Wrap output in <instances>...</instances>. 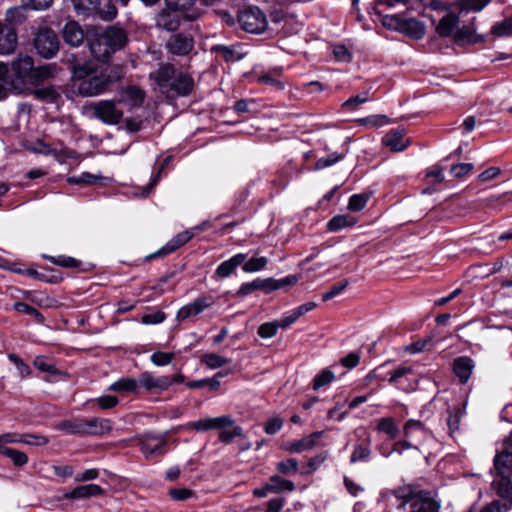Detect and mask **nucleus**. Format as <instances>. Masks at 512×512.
<instances>
[{
    "instance_id": "nucleus-1",
    "label": "nucleus",
    "mask_w": 512,
    "mask_h": 512,
    "mask_svg": "<svg viewBox=\"0 0 512 512\" xmlns=\"http://www.w3.org/2000/svg\"><path fill=\"white\" fill-rule=\"evenodd\" d=\"M92 62L73 67V75L78 81L77 90L82 96H95L105 92L109 86L122 78L120 66H107L96 73Z\"/></svg>"
},
{
    "instance_id": "nucleus-2",
    "label": "nucleus",
    "mask_w": 512,
    "mask_h": 512,
    "mask_svg": "<svg viewBox=\"0 0 512 512\" xmlns=\"http://www.w3.org/2000/svg\"><path fill=\"white\" fill-rule=\"evenodd\" d=\"M400 500L398 509L407 512H438L439 504L428 492L418 490L412 485L399 486L391 491Z\"/></svg>"
},
{
    "instance_id": "nucleus-3",
    "label": "nucleus",
    "mask_w": 512,
    "mask_h": 512,
    "mask_svg": "<svg viewBox=\"0 0 512 512\" xmlns=\"http://www.w3.org/2000/svg\"><path fill=\"white\" fill-rule=\"evenodd\" d=\"M126 41L125 32L111 26L100 33H95L89 39V48L95 59L106 62L113 53L125 45Z\"/></svg>"
},
{
    "instance_id": "nucleus-4",
    "label": "nucleus",
    "mask_w": 512,
    "mask_h": 512,
    "mask_svg": "<svg viewBox=\"0 0 512 512\" xmlns=\"http://www.w3.org/2000/svg\"><path fill=\"white\" fill-rule=\"evenodd\" d=\"M57 428L68 434L101 436L112 430V422L109 419L89 418L65 420L57 425Z\"/></svg>"
},
{
    "instance_id": "nucleus-5",
    "label": "nucleus",
    "mask_w": 512,
    "mask_h": 512,
    "mask_svg": "<svg viewBox=\"0 0 512 512\" xmlns=\"http://www.w3.org/2000/svg\"><path fill=\"white\" fill-rule=\"evenodd\" d=\"M298 280V277L295 275H289L283 279L278 280L273 278L255 279L252 282L242 284L236 295L239 297H244L256 290H261L264 293H270L274 290H278L286 286H293L298 282Z\"/></svg>"
},
{
    "instance_id": "nucleus-6",
    "label": "nucleus",
    "mask_w": 512,
    "mask_h": 512,
    "mask_svg": "<svg viewBox=\"0 0 512 512\" xmlns=\"http://www.w3.org/2000/svg\"><path fill=\"white\" fill-rule=\"evenodd\" d=\"M383 23L414 39H421L425 35V25L415 18L405 19L399 15H393L386 17Z\"/></svg>"
},
{
    "instance_id": "nucleus-7",
    "label": "nucleus",
    "mask_w": 512,
    "mask_h": 512,
    "mask_svg": "<svg viewBox=\"0 0 512 512\" xmlns=\"http://www.w3.org/2000/svg\"><path fill=\"white\" fill-rule=\"evenodd\" d=\"M34 46L39 55L52 58L59 50V39L51 28H41L34 38Z\"/></svg>"
},
{
    "instance_id": "nucleus-8",
    "label": "nucleus",
    "mask_w": 512,
    "mask_h": 512,
    "mask_svg": "<svg viewBox=\"0 0 512 512\" xmlns=\"http://www.w3.org/2000/svg\"><path fill=\"white\" fill-rule=\"evenodd\" d=\"M241 27L249 32L259 34L266 30L267 20L262 11L257 7L243 9L238 16Z\"/></svg>"
},
{
    "instance_id": "nucleus-9",
    "label": "nucleus",
    "mask_w": 512,
    "mask_h": 512,
    "mask_svg": "<svg viewBox=\"0 0 512 512\" xmlns=\"http://www.w3.org/2000/svg\"><path fill=\"white\" fill-rule=\"evenodd\" d=\"M93 115L105 124H118L123 118V112L117 108L113 100H101L90 106Z\"/></svg>"
},
{
    "instance_id": "nucleus-10",
    "label": "nucleus",
    "mask_w": 512,
    "mask_h": 512,
    "mask_svg": "<svg viewBox=\"0 0 512 512\" xmlns=\"http://www.w3.org/2000/svg\"><path fill=\"white\" fill-rule=\"evenodd\" d=\"M140 450L147 459L163 455L164 447L167 444L165 435L146 433L138 437Z\"/></svg>"
},
{
    "instance_id": "nucleus-11",
    "label": "nucleus",
    "mask_w": 512,
    "mask_h": 512,
    "mask_svg": "<svg viewBox=\"0 0 512 512\" xmlns=\"http://www.w3.org/2000/svg\"><path fill=\"white\" fill-rule=\"evenodd\" d=\"M193 47V37L182 33L172 35L166 43L168 51L178 56L188 55L192 51Z\"/></svg>"
},
{
    "instance_id": "nucleus-12",
    "label": "nucleus",
    "mask_w": 512,
    "mask_h": 512,
    "mask_svg": "<svg viewBox=\"0 0 512 512\" xmlns=\"http://www.w3.org/2000/svg\"><path fill=\"white\" fill-rule=\"evenodd\" d=\"M138 384L150 393H157L168 389L172 381L168 376L156 377L150 372H144L140 375Z\"/></svg>"
},
{
    "instance_id": "nucleus-13",
    "label": "nucleus",
    "mask_w": 512,
    "mask_h": 512,
    "mask_svg": "<svg viewBox=\"0 0 512 512\" xmlns=\"http://www.w3.org/2000/svg\"><path fill=\"white\" fill-rule=\"evenodd\" d=\"M233 424L234 420L230 416L224 415L220 417L205 418L191 422L189 424V428L196 431H209L228 428Z\"/></svg>"
},
{
    "instance_id": "nucleus-14",
    "label": "nucleus",
    "mask_w": 512,
    "mask_h": 512,
    "mask_svg": "<svg viewBox=\"0 0 512 512\" xmlns=\"http://www.w3.org/2000/svg\"><path fill=\"white\" fill-rule=\"evenodd\" d=\"M213 304V300L210 297H199L192 303L187 304L179 309L177 312V320L183 321L187 318L196 316L203 312L206 308Z\"/></svg>"
},
{
    "instance_id": "nucleus-15",
    "label": "nucleus",
    "mask_w": 512,
    "mask_h": 512,
    "mask_svg": "<svg viewBox=\"0 0 512 512\" xmlns=\"http://www.w3.org/2000/svg\"><path fill=\"white\" fill-rule=\"evenodd\" d=\"M145 99V91L135 85L123 88L120 92L119 102L128 105L131 109L140 107Z\"/></svg>"
},
{
    "instance_id": "nucleus-16",
    "label": "nucleus",
    "mask_w": 512,
    "mask_h": 512,
    "mask_svg": "<svg viewBox=\"0 0 512 512\" xmlns=\"http://www.w3.org/2000/svg\"><path fill=\"white\" fill-rule=\"evenodd\" d=\"M16 46L17 33L14 27L0 23V54H11L14 52Z\"/></svg>"
},
{
    "instance_id": "nucleus-17",
    "label": "nucleus",
    "mask_w": 512,
    "mask_h": 512,
    "mask_svg": "<svg viewBox=\"0 0 512 512\" xmlns=\"http://www.w3.org/2000/svg\"><path fill=\"white\" fill-rule=\"evenodd\" d=\"M62 35L65 43L73 47L80 46L85 38L81 26L76 21L67 22L63 28Z\"/></svg>"
},
{
    "instance_id": "nucleus-18",
    "label": "nucleus",
    "mask_w": 512,
    "mask_h": 512,
    "mask_svg": "<svg viewBox=\"0 0 512 512\" xmlns=\"http://www.w3.org/2000/svg\"><path fill=\"white\" fill-rule=\"evenodd\" d=\"M474 362L467 356H461L453 361V371L459 378L460 383H466L473 371Z\"/></svg>"
},
{
    "instance_id": "nucleus-19",
    "label": "nucleus",
    "mask_w": 512,
    "mask_h": 512,
    "mask_svg": "<svg viewBox=\"0 0 512 512\" xmlns=\"http://www.w3.org/2000/svg\"><path fill=\"white\" fill-rule=\"evenodd\" d=\"M103 494L104 489L101 486L97 484H87L72 489L70 492L65 493L64 497L66 499H83Z\"/></svg>"
},
{
    "instance_id": "nucleus-20",
    "label": "nucleus",
    "mask_w": 512,
    "mask_h": 512,
    "mask_svg": "<svg viewBox=\"0 0 512 512\" xmlns=\"http://www.w3.org/2000/svg\"><path fill=\"white\" fill-rule=\"evenodd\" d=\"M194 87L193 78L187 73H179L173 79L171 84V89L178 96H187L189 95Z\"/></svg>"
},
{
    "instance_id": "nucleus-21",
    "label": "nucleus",
    "mask_w": 512,
    "mask_h": 512,
    "mask_svg": "<svg viewBox=\"0 0 512 512\" xmlns=\"http://www.w3.org/2000/svg\"><path fill=\"white\" fill-rule=\"evenodd\" d=\"M323 434V431L313 432L300 440L292 442L289 446V450L295 453H301L303 451L310 450L318 445L319 440L322 438Z\"/></svg>"
},
{
    "instance_id": "nucleus-22",
    "label": "nucleus",
    "mask_w": 512,
    "mask_h": 512,
    "mask_svg": "<svg viewBox=\"0 0 512 512\" xmlns=\"http://www.w3.org/2000/svg\"><path fill=\"white\" fill-rule=\"evenodd\" d=\"M382 143L391 151L400 152L408 146L409 141L401 131L392 130L383 137Z\"/></svg>"
},
{
    "instance_id": "nucleus-23",
    "label": "nucleus",
    "mask_w": 512,
    "mask_h": 512,
    "mask_svg": "<svg viewBox=\"0 0 512 512\" xmlns=\"http://www.w3.org/2000/svg\"><path fill=\"white\" fill-rule=\"evenodd\" d=\"M177 12L178 11L171 9L163 10L156 18L157 27L163 28L167 31H175L180 25V19Z\"/></svg>"
},
{
    "instance_id": "nucleus-24",
    "label": "nucleus",
    "mask_w": 512,
    "mask_h": 512,
    "mask_svg": "<svg viewBox=\"0 0 512 512\" xmlns=\"http://www.w3.org/2000/svg\"><path fill=\"white\" fill-rule=\"evenodd\" d=\"M494 467L499 476H510L512 474V452L502 448L494 459Z\"/></svg>"
},
{
    "instance_id": "nucleus-25",
    "label": "nucleus",
    "mask_w": 512,
    "mask_h": 512,
    "mask_svg": "<svg viewBox=\"0 0 512 512\" xmlns=\"http://www.w3.org/2000/svg\"><path fill=\"white\" fill-rule=\"evenodd\" d=\"M193 234L190 231H184L175 236L170 242H168L161 250L149 256V258L156 257L158 255H166L174 252L179 247L187 243Z\"/></svg>"
},
{
    "instance_id": "nucleus-26",
    "label": "nucleus",
    "mask_w": 512,
    "mask_h": 512,
    "mask_svg": "<svg viewBox=\"0 0 512 512\" xmlns=\"http://www.w3.org/2000/svg\"><path fill=\"white\" fill-rule=\"evenodd\" d=\"M458 23H459L458 16H456L455 14H451V13L447 14L440 20L439 24L436 27V32L441 37H450V36L454 37V33L457 30L456 28L458 26Z\"/></svg>"
},
{
    "instance_id": "nucleus-27",
    "label": "nucleus",
    "mask_w": 512,
    "mask_h": 512,
    "mask_svg": "<svg viewBox=\"0 0 512 512\" xmlns=\"http://www.w3.org/2000/svg\"><path fill=\"white\" fill-rule=\"evenodd\" d=\"M150 76L154 78L160 89L164 90L168 87L169 82L175 78L174 66L170 64L161 65L159 69Z\"/></svg>"
},
{
    "instance_id": "nucleus-28",
    "label": "nucleus",
    "mask_w": 512,
    "mask_h": 512,
    "mask_svg": "<svg viewBox=\"0 0 512 512\" xmlns=\"http://www.w3.org/2000/svg\"><path fill=\"white\" fill-rule=\"evenodd\" d=\"M246 257L247 255L242 253L234 255L232 258L222 262L218 266L216 269V274L222 278L228 277L239 265L244 263Z\"/></svg>"
},
{
    "instance_id": "nucleus-29",
    "label": "nucleus",
    "mask_w": 512,
    "mask_h": 512,
    "mask_svg": "<svg viewBox=\"0 0 512 512\" xmlns=\"http://www.w3.org/2000/svg\"><path fill=\"white\" fill-rule=\"evenodd\" d=\"M28 9L27 5L16 6L9 8L5 13V23L3 25H7L9 27H13L15 25L22 24L26 20V10Z\"/></svg>"
},
{
    "instance_id": "nucleus-30",
    "label": "nucleus",
    "mask_w": 512,
    "mask_h": 512,
    "mask_svg": "<svg viewBox=\"0 0 512 512\" xmlns=\"http://www.w3.org/2000/svg\"><path fill=\"white\" fill-rule=\"evenodd\" d=\"M211 51L220 54L226 62H235L245 56V53L240 51L239 46L215 45L211 48Z\"/></svg>"
},
{
    "instance_id": "nucleus-31",
    "label": "nucleus",
    "mask_w": 512,
    "mask_h": 512,
    "mask_svg": "<svg viewBox=\"0 0 512 512\" xmlns=\"http://www.w3.org/2000/svg\"><path fill=\"white\" fill-rule=\"evenodd\" d=\"M33 59L27 55H19L12 62V70L18 78H24L33 70Z\"/></svg>"
},
{
    "instance_id": "nucleus-32",
    "label": "nucleus",
    "mask_w": 512,
    "mask_h": 512,
    "mask_svg": "<svg viewBox=\"0 0 512 512\" xmlns=\"http://www.w3.org/2000/svg\"><path fill=\"white\" fill-rule=\"evenodd\" d=\"M404 434L408 438L418 436L420 440H424L429 436L430 432L422 422L410 419L404 426Z\"/></svg>"
},
{
    "instance_id": "nucleus-33",
    "label": "nucleus",
    "mask_w": 512,
    "mask_h": 512,
    "mask_svg": "<svg viewBox=\"0 0 512 512\" xmlns=\"http://www.w3.org/2000/svg\"><path fill=\"white\" fill-rule=\"evenodd\" d=\"M72 3L78 15L90 16L98 11L100 0H72Z\"/></svg>"
},
{
    "instance_id": "nucleus-34",
    "label": "nucleus",
    "mask_w": 512,
    "mask_h": 512,
    "mask_svg": "<svg viewBox=\"0 0 512 512\" xmlns=\"http://www.w3.org/2000/svg\"><path fill=\"white\" fill-rule=\"evenodd\" d=\"M138 380L133 378H121L110 385L109 390L113 392L135 393L138 388Z\"/></svg>"
},
{
    "instance_id": "nucleus-35",
    "label": "nucleus",
    "mask_w": 512,
    "mask_h": 512,
    "mask_svg": "<svg viewBox=\"0 0 512 512\" xmlns=\"http://www.w3.org/2000/svg\"><path fill=\"white\" fill-rule=\"evenodd\" d=\"M266 489L270 492H279L282 490L293 491L295 489V485L293 482L275 475L272 476L269 483L266 484Z\"/></svg>"
},
{
    "instance_id": "nucleus-36",
    "label": "nucleus",
    "mask_w": 512,
    "mask_h": 512,
    "mask_svg": "<svg viewBox=\"0 0 512 512\" xmlns=\"http://www.w3.org/2000/svg\"><path fill=\"white\" fill-rule=\"evenodd\" d=\"M510 476H500L498 481H494L497 494L512 503V483L509 480Z\"/></svg>"
},
{
    "instance_id": "nucleus-37",
    "label": "nucleus",
    "mask_w": 512,
    "mask_h": 512,
    "mask_svg": "<svg viewBox=\"0 0 512 512\" xmlns=\"http://www.w3.org/2000/svg\"><path fill=\"white\" fill-rule=\"evenodd\" d=\"M475 36V28L473 25H465L456 30L454 33V40L457 43H472L476 42L474 39Z\"/></svg>"
},
{
    "instance_id": "nucleus-38",
    "label": "nucleus",
    "mask_w": 512,
    "mask_h": 512,
    "mask_svg": "<svg viewBox=\"0 0 512 512\" xmlns=\"http://www.w3.org/2000/svg\"><path fill=\"white\" fill-rule=\"evenodd\" d=\"M355 223L356 221L353 217L348 215H338L328 222V229L330 231H337L342 228L353 226Z\"/></svg>"
},
{
    "instance_id": "nucleus-39",
    "label": "nucleus",
    "mask_w": 512,
    "mask_h": 512,
    "mask_svg": "<svg viewBox=\"0 0 512 512\" xmlns=\"http://www.w3.org/2000/svg\"><path fill=\"white\" fill-rule=\"evenodd\" d=\"M491 0H459L458 7L460 12H479L481 11Z\"/></svg>"
},
{
    "instance_id": "nucleus-40",
    "label": "nucleus",
    "mask_w": 512,
    "mask_h": 512,
    "mask_svg": "<svg viewBox=\"0 0 512 512\" xmlns=\"http://www.w3.org/2000/svg\"><path fill=\"white\" fill-rule=\"evenodd\" d=\"M379 432L387 434L391 439H395L398 435V427L392 418H382L377 426Z\"/></svg>"
},
{
    "instance_id": "nucleus-41",
    "label": "nucleus",
    "mask_w": 512,
    "mask_h": 512,
    "mask_svg": "<svg viewBox=\"0 0 512 512\" xmlns=\"http://www.w3.org/2000/svg\"><path fill=\"white\" fill-rule=\"evenodd\" d=\"M491 33L496 37H505L512 35V17L493 25Z\"/></svg>"
},
{
    "instance_id": "nucleus-42",
    "label": "nucleus",
    "mask_w": 512,
    "mask_h": 512,
    "mask_svg": "<svg viewBox=\"0 0 512 512\" xmlns=\"http://www.w3.org/2000/svg\"><path fill=\"white\" fill-rule=\"evenodd\" d=\"M0 454L8 457L9 459H11L13 464L15 466H17V467H22V466L26 465L27 462H28V457H27V455L24 452L16 450V449H13V448L12 449H5Z\"/></svg>"
},
{
    "instance_id": "nucleus-43",
    "label": "nucleus",
    "mask_w": 512,
    "mask_h": 512,
    "mask_svg": "<svg viewBox=\"0 0 512 512\" xmlns=\"http://www.w3.org/2000/svg\"><path fill=\"white\" fill-rule=\"evenodd\" d=\"M334 379V373L329 369H324L315 376L312 387L314 390H318L321 387L330 384Z\"/></svg>"
},
{
    "instance_id": "nucleus-44",
    "label": "nucleus",
    "mask_w": 512,
    "mask_h": 512,
    "mask_svg": "<svg viewBox=\"0 0 512 512\" xmlns=\"http://www.w3.org/2000/svg\"><path fill=\"white\" fill-rule=\"evenodd\" d=\"M268 263V259L266 257H253L248 261H244L242 269L245 272L251 273L260 271L265 268Z\"/></svg>"
},
{
    "instance_id": "nucleus-45",
    "label": "nucleus",
    "mask_w": 512,
    "mask_h": 512,
    "mask_svg": "<svg viewBox=\"0 0 512 512\" xmlns=\"http://www.w3.org/2000/svg\"><path fill=\"white\" fill-rule=\"evenodd\" d=\"M33 364L38 370L42 372H47L54 375L59 373L54 363L44 356L36 357L33 361Z\"/></svg>"
},
{
    "instance_id": "nucleus-46",
    "label": "nucleus",
    "mask_w": 512,
    "mask_h": 512,
    "mask_svg": "<svg viewBox=\"0 0 512 512\" xmlns=\"http://www.w3.org/2000/svg\"><path fill=\"white\" fill-rule=\"evenodd\" d=\"M202 361L210 368H220L230 362L229 359L215 353L205 354Z\"/></svg>"
},
{
    "instance_id": "nucleus-47",
    "label": "nucleus",
    "mask_w": 512,
    "mask_h": 512,
    "mask_svg": "<svg viewBox=\"0 0 512 512\" xmlns=\"http://www.w3.org/2000/svg\"><path fill=\"white\" fill-rule=\"evenodd\" d=\"M232 428L228 430L227 428L219 429V440L223 443H230L235 437H240L242 435V428L240 426H231Z\"/></svg>"
},
{
    "instance_id": "nucleus-48",
    "label": "nucleus",
    "mask_w": 512,
    "mask_h": 512,
    "mask_svg": "<svg viewBox=\"0 0 512 512\" xmlns=\"http://www.w3.org/2000/svg\"><path fill=\"white\" fill-rule=\"evenodd\" d=\"M13 308L18 312L33 316L40 323L44 321L43 315L37 309L24 302L14 303Z\"/></svg>"
},
{
    "instance_id": "nucleus-49",
    "label": "nucleus",
    "mask_w": 512,
    "mask_h": 512,
    "mask_svg": "<svg viewBox=\"0 0 512 512\" xmlns=\"http://www.w3.org/2000/svg\"><path fill=\"white\" fill-rule=\"evenodd\" d=\"M45 258H47L51 263L58 265V266H62V267L73 268V267H78L80 264L77 259H75L73 257H69V256H58V257L45 256Z\"/></svg>"
},
{
    "instance_id": "nucleus-50",
    "label": "nucleus",
    "mask_w": 512,
    "mask_h": 512,
    "mask_svg": "<svg viewBox=\"0 0 512 512\" xmlns=\"http://www.w3.org/2000/svg\"><path fill=\"white\" fill-rule=\"evenodd\" d=\"M368 201V196L365 194H354L350 197L348 209L354 212L362 210Z\"/></svg>"
},
{
    "instance_id": "nucleus-51",
    "label": "nucleus",
    "mask_w": 512,
    "mask_h": 512,
    "mask_svg": "<svg viewBox=\"0 0 512 512\" xmlns=\"http://www.w3.org/2000/svg\"><path fill=\"white\" fill-rule=\"evenodd\" d=\"M278 324L276 321L263 323L258 327V335L261 338H272L276 335L278 330Z\"/></svg>"
},
{
    "instance_id": "nucleus-52",
    "label": "nucleus",
    "mask_w": 512,
    "mask_h": 512,
    "mask_svg": "<svg viewBox=\"0 0 512 512\" xmlns=\"http://www.w3.org/2000/svg\"><path fill=\"white\" fill-rule=\"evenodd\" d=\"M49 439L46 436L43 435H35V434H25L23 435L19 443H24L27 445H37V446H43L48 444Z\"/></svg>"
},
{
    "instance_id": "nucleus-53",
    "label": "nucleus",
    "mask_w": 512,
    "mask_h": 512,
    "mask_svg": "<svg viewBox=\"0 0 512 512\" xmlns=\"http://www.w3.org/2000/svg\"><path fill=\"white\" fill-rule=\"evenodd\" d=\"M343 158V155L342 154H338L336 152L334 153H331L330 155H328L327 157H322V158H319L316 163H315V168L316 169H324V168H327L335 163H337L338 161H340L341 159Z\"/></svg>"
},
{
    "instance_id": "nucleus-54",
    "label": "nucleus",
    "mask_w": 512,
    "mask_h": 512,
    "mask_svg": "<svg viewBox=\"0 0 512 512\" xmlns=\"http://www.w3.org/2000/svg\"><path fill=\"white\" fill-rule=\"evenodd\" d=\"M348 285H349V281L347 279H344V280L336 283L335 285H333L330 288L329 291H327L326 293H324L322 295L323 301H329V300L333 299L338 294H340L344 289H346Z\"/></svg>"
},
{
    "instance_id": "nucleus-55",
    "label": "nucleus",
    "mask_w": 512,
    "mask_h": 512,
    "mask_svg": "<svg viewBox=\"0 0 512 512\" xmlns=\"http://www.w3.org/2000/svg\"><path fill=\"white\" fill-rule=\"evenodd\" d=\"M94 402L98 406V408L102 410H107L114 408L118 404L119 400L116 396L105 395L96 398Z\"/></svg>"
},
{
    "instance_id": "nucleus-56",
    "label": "nucleus",
    "mask_w": 512,
    "mask_h": 512,
    "mask_svg": "<svg viewBox=\"0 0 512 512\" xmlns=\"http://www.w3.org/2000/svg\"><path fill=\"white\" fill-rule=\"evenodd\" d=\"M473 168L474 166L471 163H459L451 167L450 173L455 178H463L468 175Z\"/></svg>"
},
{
    "instance_id": "nucleus-57",
    "label": "nucleus",
    "mask_w": 512,
    "mask_h": 512,
    "mask_svg": "<svg viewBox=\"0 0 512 512\" xmlns=\"http://www.w3.org/2000/svg\"><path fill=\"white\" fill-rule=\"evenodd\" d=\"M168 494L175 501H184L193 497L195 492L188 488H174L170 489Z\"/></svg>"
},
{
    "instance_id": "nucleus-58",
    "label": "nucleus",
    "mask_w": 512,
    "mask_h": 512,
    "mask_svg": "<svg viewBox=\"0 0 512 512\" xmlns=\"http://www.w3.org/2000/svg\"><path fill=\"white\" fill-rule=\"evenodd\" d=\"M370 454L371 451L367 445H357L351 455V462L364 461L369 458Z\"/></svg>"
},
{
    "instance_id": "nucleus-59",
    "label": "nucleus",
    "mask_w": 512,
    "mask_h": 512,
    "mask_svg": "<svg viewBox=\"0 0 512 512\" xmlns=\"http://www.w3.org/2000/svg\"><path fill=\"white\" fill-rule=\"evenodd\" d=\"M174 358V353L172 352H155L151 355V361L153 364L157 366H164L171 362Z\"/></svg>"
},
{
    "instance_id": "nucleus-60",
    "label": "nucleus",
    "mask_w": 512,
    "mask_h": 512,
    "mask_svg": "<svg viewBox=\"0 0 512 512\" xmlns=\"http://www.w3.org/2000/svg\"><path fill=\"white\" fill-rule=\"evenodd\" d=\"M369 100V91H363L362 93L352 96L349 99H347L342 107L343 108H350V107H356L357 105L366 103Z\"/></svg>"
},
{
    "instance_id": "nucleus-61",
    "label": "nucleus",
    "mask_w": 512,
    "mask_h": 512,
    "mask_svg": "<svg viewBox=\"0 0 512 512\" xmlns=\"http://www.w3.org/2000/svg\"><path fill=\"white\" fill-rule=\"evenodd\" d=\"M167 7L174 11H185L190 8L195 0H165Z\"/></svg>"
},
{
    "instance_id": "nucleus-62",
    "label": "nucleus",
    "mask_w": 512,
    "mask_h": 512,
    "mask_svg": "<svg viewBox=\"0 0 512 512\" xmlns=\"http://www.w3.org/2000/svg\"><path fill=\"white\" fill-rule=\"evenodd\" d=\"M277 468L281 473L288 474L290 472H297L298 462L294 458H289L277 464Z\"/></svg>"
},
{
    "instance_id": "nucleus-63",
    "label": "nucleus",
    "mask_w": 512,
    "mask_h": 512,
    "mask_svg": "<svg viewBox=\"0 0 512 512\" xmlns=\"http://www.w3.org/2000/svg\"><path fill=\"white\" fill-rule=\"evenodd\" d=\"M461 420V411L460 409H454L450 412L449 417L447 419V425L451 433L455 432L459 428Z\"/></svg>"
},
{
    "instance_id": "nucleus-64",
    "label": "nucleus",
    "mask_w": 512,
    "mask_h": 512,
    "mask_svg": "<svg viewBox=\"0 0 512 512\" xmlns=\"http://www.w3.org/2000/svg\"><path fill=\"white\" fill-rule=\"evenodd\" d=\"M333 55L336 60L341 62H350L352 55L344 45H337L333 49Z\"/></svg>"
}]
</instances>
